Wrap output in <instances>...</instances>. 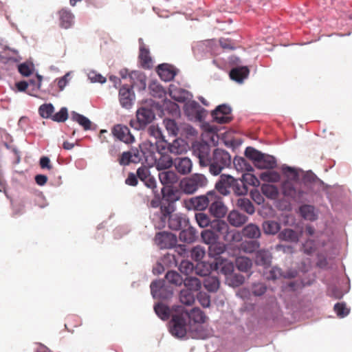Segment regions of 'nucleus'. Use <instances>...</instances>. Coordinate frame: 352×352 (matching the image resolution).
I'll return each mask as SVG.
<instances>
[{
    "instance_id": "obj_57",
    "label": "nucleus",
    "mask_w": 352,
    "mask_h": 352,
    "mask_svg": "<svg viewBox=\"0 0 352 352\" xmlns=\"http://www.w3.org/2000/svg\"><path fill=\"white\" fill-rule=\"evenodd\" d=\"M205 255V250L199 245L194 247L191 250V258L196 261H201Z\"/></svg>"
},
{
    "instance_id": "obj_19",
    "label": "nucleus",
    "mask_w": 352,
    "mask_h": 352,
    "mask_svg": "<svg viewBox=\"0 0 352 352\" xmlns=\"http://www.w3.org/2000/svg\"><path fill=\"white\" fill-rule=\"evenodd\" d=\"M137 177L149 188H156L155 179L151 175L149 168L143 166L137 170Z\"/></svg>"
},
{
    "instance_id": "obj_49",
    "label": "nucleus",
    "mask_w": 352,
    "mask_h": 352,
    "mask_svg": "<svg viewBox=\"0 0 352 352\" xmlns=\"http://www.w3.org/2000/svg\"><path fill=\"white\" fill-rule=\"evenodd\" d=\"M168 227L173 230H179L182 227V219L177 214L170 215L168 219Z\"/></svg>"
},
{
    "instance_id": "obj_1",
    "label": "nucleus",
    "mask_w": 352,
    "mask_h": 352,
    "mask_svg": "<svg viewBox=\"0 0 352 352\" xmlns=\"http://www.w3.org/2000/svg\"><path fill=\"white\" fill-rule=\"evenodd\" d=\"M283 173L286 177V179L281 185L282 193L285 197L295 201H302L305 191L302 189V183L297 170L289 166H283Z\"/></svg>"
},
{
    "instance_id": "obj_56",
    "label": "nucleus",
    "mask_w": 352,
    "mask_h": 352,
    "mask_svg": "<svg viewBox=\"0 0 352 352\" xmlns=\"http://www.w3.org/2000/svg\"><path fill=\"white\" fill-rule=\"evenodd\" d=\"M334 311L340 318H344L349 314V309L344 302H338L334 305Z\"/></svg>"
},
{
    "instance_id": "obj_54",
    "label": "nucleus",
    "mask_w": 352,
    "mask_h": 352,
    "mask_svg": "<svg viewBox=\"0 0 352 352\" xmlns=\"http://www.w3.org/2000/svg\"><path fill=\"white\" fill-rule=\"evenodd\" d=\"M185 150L182 141L175 140L171 144H168V151L171 153L181 154Z\"/></svg>"
},
{
    "instance_id": "obj_22",
    "label": "nucleus",
    "mask_w": 352,
    "mask_h": 352,
    "mask_svg": "<svg viewBox=\"0 0 352 352\" xmlns=\"http://www.w3.org/2000/svg\"><path fill=\"white\" fill-rule=\"evenodd\" d=\"M173 164L177 171L182 175H187L192 170V163L188 157H177Z\"/></svg>"
},
{
    "instance_id": "obj_17",
    "label": "nucleus",
    "mask_w": 352,
    "mask_h": 352,
    "mask_svg": "<svg viewBox=\"0 0 352 352\" xmlns=\"http://www.w3.org/2000/svg\"><path fill=\"white\" fill-rule=\"evenodd\" d=\"M135 99V94L128 85H123L119 91V100L122 107L129 109Z\"/></svg>"
},
{
    "instance_id": "obj_14",
    "label": "nucleus",
    "mask_w": 352,
    "mask_h": 352,
    "mask_svg": "<svg viewBox=\"0 0 352 352\" xmlns=\"http://www.w3.org/2000/svg\"><path fill=\"white\" fill-rule=\"evenodd\" d=\"M155 241L161 249H168L175 245L177 239L174 234L162 232L156 234Z\"/></svg>"
},
{
    "instance_id": "obj_61",
    "label": "nucleus",
    "mask_w": 352,
    "mask_h": 352,
    "mask_svg": "<svg viewBox=\"0 0 352 352\" xmlns=\"http://www.w3.org/2000/svg\"><path fill=\"white\" fill-rule=\"evenodd\" d=\"M197 299L204 307H208L210 305V296L204 292H199L197 295Z\"/></svg>"
},
{
    "instance_id": "obj_34",
    "label": "nucleus",
    "mask_w": 352,
    "mask_h": 352,
    "mask_svg": "<svg viewBox=\"0 0 352 352\" xmlns=\"http://www.w3.org/2000/svg\"><path fill=\"white\" fill-rule=\"evenodd\" d=\"M233 164L237 171L244 172L253 170L252 166L242 157H235L233 160Z\"/></svg>"
},
{
    "instance_id": "obj_2",
    "label": "nucleus",
    "mask_w": 352,
    "mask_h": 352,
    "mask_svg": "<svg viewBox=\"0 0 352 352\" xmlns=\"http://www.w3.org/2000/svg\"><path fill=\"white\" fill-rule=\"evenodd\" d=\"M245 155L259 169H273L276 166V160L274 157L263 153L251 146L245 148Z\"/></svg>"
},
{
    "instance_id": "obj_24",
    "label": "nucleus",
    "mask_w": 352,
    "mask_h": 352,
    "mask_svg": "<svg viewBox=\"0 0 352 352\" xmlns=\"http://www.w3.org/2000/svg\"><path fill=\"white\" fill-rule=\"evenodd\" d=\"M158 155L155 156L154 160L155 166L158 170H167L173 165L174 162L169 155L160 153Z\"/></svg>"
},
{
    "instance_id": "obj_51",
    "label": "nucleus",
    "mask_w": 352,
    "mask_h": 352,
    "mask_svg": "<svg viewBox=\"0 0 352 352\" xmlns=\"http://www.w3.org/2000/svg\"><path fill=\"white\" fill-rule=\"evenodd\" d=\"M261 179L264 182H277L280 180V174L276 171H267L261 173Z\"/></svg>"
},
{
    "instance_id": "obj_31",
    "label": "nucleus",
    "mask_w": 352,
    "mask_h": 352,
    "mask_svg": "<svg viewBox=\"0 0 352 352\" xmlns=\"http://www.w3.org/2000/svg\"><path fill=\"white\" fill-rule=\"evenodd\" d=\"M262 228L265 234L274 235L280 230V224L276 221L267 220L263 223Z\"/></svg>"
},
{
    "instance_id": "obj_6",
    "label": "nucleus",
    "mask_w": 352,
    "mask_h": 352,
    "mask_svg": "<svg viewBox=\"0 0 352 352\" xmlns=\"http://www.w3.org/2000/svg\"><path fill=\"white\" fill-rule=\"evenodd\" d=\"M233 188L236 193L242 195L247 192V188L243 187L242 190L238 188L237 180L229 175H221L219 181L215 184V189L221 195L226 196L230 194V188Z\"/></svg>"
},
{
    "instance_id": "obj_27",
    "label": "nucleus",
    "mask_w": 352,
    "mask_h": 352,
    "mask_svg": "<svg viewBox=\"0 0 352 352\" xmlns=\"http://www.w3.org/2000/svg\"><path fill=\"white\" fill-rule=\"evenodd\" d=\"M250 70L247 67H234L230 72V77L232 80L241 82L249 75Z\"/></svg>"
},
{
    "instance_id": "obj_23",
    "label": "nucleus",
    "mask_w": 352,
    "mask_h": 352,
    "mask_svg": "<svg viewBox=\"0 0 352 352\" xmlns=\"http://www.w3.org/2000/svg\"><path fill=\"white\" fill-rule=\"evenodd\" d=\"M139 60L142 68L146 69L152 68L153 60L149 50L143 43L140 46Z\"/></svg>"
},
{
    "instance_id": "obj_10",
    "label": "nucleus",
    "mask_w": 352,
    "mask_h": 352,
    "mask_svg": "<svg viewBox=\"0 0 352 352\" xmlns=\"http://www.w3.org/2000/svg\"><path fill=\"white\" fill-rule=\"evenodd\" d=\"M212 190L208 192L205 195L195 197L186 201L185 204L188 209L202 211L206 210L210 204V197Z\"/></svg>"
},
{
    "instance_id": "obj_35",
    "label": "nucleus",
    "mask_w": 352,
    "mask_h": 352,
    "mask_svg": "<svg viewBox=\"0 0 352 352\" xmlns=\"http://www.w3.org/2000/svg\"><path fill=\"white\" fill-rule=\"evenodd\" d=\"M204 287L210 292H215L219 288L220 283L216 276H207L203 281Z\"/></svg>"
},
{
    "instance_id": "obj_48",
    "label": "nucleus",
    "mask_w": 352,
    "mask_h": 352,
    "mask_svg": "<svg viewBox=\"0 0 352 352\" xmlns=\"http://www.w3.org/2000/svg\"><path fill=\"white\" fill-rule=\"evenodd\" d=\"M224 252L225 245L221 243L216 242L209 245L208 254L211 257L216 258L217 256H220L221 254H223Z\"/></svg>"
},
{
    "instance_id": "obj_47",
    "label": "nucleus",
    "mask_w": 352,
    "mask_h": 352,
    "mask_svg": "<svg viewBox=\"0 0 352 352\" xmlns=\"http://www.w3.org/2000/svg\"><path fill=\"white\" fill-rule=\"evenodd\" d=\"M245 280V278L240 274H232L226 277V281L229 285L236 287L241 285Z\"/></svg>"
},
{
    "instance_id": "obj_29",
    "label": "nucleus",
    "mask_w": 352,
    "mask_h": 352,
    "mask_svg": "<svg viewBox=\"0 0 352 352\" xmlns=\"http://www.w3.org/2000/svg\"><path fill=\"white\" fill-rule=\"evenodd\" d=\"M179 238L182 241L187 243H191L195 241L197 238V232L194 228L189 227L188 228L184 229L180 232Z\"/></svg>"
},
{
    "instance_id": "obj_53",
    "label": "nucleus",
    "mask_w": 352,
    "mask_h": 352,
    "mask_svg": "<svg viewBox=\"0 0 352 352\" xmlns=\"http://www.w3.org/2000/svg\"><path fill=\"white\" fill-rule=\"evenodd\" d=\"M54 108L52 104H44L40 106L38 112L40 116L44 118H52Z\"/></svg>"
},
{
    "instance_id": "obj_7",
    "label": "nucleus",
    "mask_w": 352,
    "mask_h": 352,
    "mask_svg": "<svg viewBox=\"0 0 352 352\" xmlns=\"http://www.w3.org/2000/svg\"><path fill=\"white\" fill-rule=\"evenodd\" d=\"M155 118V113L152 109L146 107H141L136 112V119L131 120L130 126L136 129H144Z\"/></svg>"
},
{
    "instance_id": "obj_3",
    "label": "nucleus",
    "mask_w": 352,
    "mask_h": 352,
    "mask_svg": "<svg viewBox=\"0 0 352 352\" xmlns=\"http://www.w3.org/2000/svg\"><path fill=\"white\" fill-rule=\"evenodd\" d=\"M231 164V156L229 153L225 150L216 148L214 150L210 162V173L213 175H218L222 170L229 167Z\"/></svg>"
},
{
    "instance_id": "obj_12",
    "label": "nucleus",
    "mask_w": 352,
    "mask_h": 352,
    "mask_svg": "<svg viewBox=\"0 0 352 352\" xmlns=\"http://www.w3.org/2000/svg\"><path fill=\"white\" fill-rule=\"evenodd\" d=\"M111 133L115 138L125 144H132L135 142V137L131 134L130 129L124 124L114 125Z\"/></svg>"
},
{
    "instance_id": "obj_11",
    "label": "nucleus",
    "mask_w": 352,
    "mask_h": 352,
    "mask_svg": "<svg viewBox=\"0 0 352 352\" xmlns=\"http://www.w3.org/2000/svg\"><path fill=\"white\" fill-rule=\"evenodd\" d=\"M193 153L198 157L201 166H208L212 155H210V146L208 144L198 143L193 146Z\"/></svg>"
},
{
    "instance_id": "obj_13",
    "label": "nucleus",
    "mask_w": 352,
    "mask_h": 352,
    "mask_svg": "<svg viewBox=\"0 0 352 352\" xmlns=\"http://www.w3.org/2000/svg\"><path fill=\"white\" fill-rule=\"evenodd\" d=\"M231 111L232 109L230 106L221 104L212 112V117L214 121L217 123H228L232 120Z\"/></svg>"
},
{
    "instance_id": "obj_63",
    "label": "nucleus",
    "mask_w": 352,
    "mask_h": 352,
    "mask_svg": "<svg viewBox=\"0 0 352 352\" xmlns=\"http://www.w3.org/2000/svg\"><path fill=\"white\" fill-rule=\"evenodd\" d=\"M221 272L224 274L226 277L231 275L232 274V272L234 270V265L232 263L230 262H227L226 261L223 263H221Z\"/></svg>"
},
{
    "instance_id": "obj_45",
    "label": "nucleus",
    "mask_w": 352,
    "mask_h": 352,
    "mask_svg": "<svg viewBox=\"0 0 352 352\" xmlns=\"http://www.w3.org/2000/svg\"><path fill=\"white\" fill-rule=\"evenodd\" d=\"M72 120L82 126L85 131L91 129V121L87 118L81 114L73 112Z\"/></svg>"
},
{
    "instance_id": "obj_37",
    "label": "nucleus",
    "mask_w": 352,
    "mask_h": 352,
    "mask_svg": "<svg viewBox=\"0 0 352 352\" xmlns=\"http://www.w3.org/2000/svg\"><path fill=\"white\" fill-rule=\"evenodd\" d=\"M183 283L186 287V289H189L192 292L198 291L201 287V281L196 277H186L183 280Z\"/></svg>"
},
{
    "instance_id": "obj_39",
    "label": "nucleus",
    "mask_w": 352,
    "mask_h": 352,
    "mask_svg": "<svg viewBox=\"0 0 352 352\" xmlns=\"http://www.w3.org/2000/svg\"><path fill=\"white\" fill-rule=\"evenodd\" d=\"M301 216L307 220L314 221L316 219V215L314 212V207L310 205H303L300 207Z\"/></svg>"
},
{
    "instance_id": "obj_25",
    "label": "nucleus",
    "mask_w": 352,
    "mask_h": 352,
    "mask_svg": "<svg viewBox=\"0 0 352 352\" xmlns=\"http://www.w3.org/2000/svg\"><path fill=\"white\" fill-rule=\"evenodd\" d=\"M159 179L162 184L166 186L165 188H168L169 186H172L178 181V177L177 174L173 170H164L160 172L158 175Z\"/></svg>"
},
{
    "instance_id": "obj_50",
    "label": "nucleus",
    "mask_w": 352,
    "mask_h": 352,
    "mask_svg": "<svg viewBox=\"0 0 352 352\" xmlns=\"http://www.w3.org/2000/svg\"><path fill=\"white\" fill-rule=\"evenodd\" d=\"M166 279L171 284L181 285L183 283V278L181 275L175 271H169L166 274Z\"/></svg>"
},
{
    "instance_id": "obj_52",
    "label": "nucleus",
    "mask_w": 352,
    "mask_h": 352,
    "mask_svg": "<svg viewBox=\"0 0 352 352\" xmlns=\"http://www.w3.org/2000/svg\"><path fill=\"white\" fill-rule=\"evenodd\" d=\"M164 124L170 135L176 136L178 134L179 128L174 120L166 119L164 120Z\"/></svg>"
},
{
    "instance_id": "obj_8",
    "label": "nucleus",
    "mask_w": 352,
    "mask_h": 352,
    "mask_svg": "<svg viewBox=\"0 0 352 352\" xmlns=\"http://www.w3.org/2000/svg\"><path fill=\"white\" fill-rule=\"evenodd\" d=\"M187 318L184 314L173 315L170 322V331L177 338H182L187 333Z\"/></svg>"
},
{
    "instance_id": "obj_21",
    "label": "nucleus",
    "mask_w": 352,
    "mask_h": 352,
    "mask_svg": "<svg viewBox=\"0 0 352 352\" xmlns=\"http://www.w3.org/2000/svg\"><path fill=\"white\" fill-rule=\"evenodd\" d=\"M151 292L153 298H168L173 294V292L170 291L168 294H163L165 289L164 281L162 280L153 281L150 285Z\"/></svg>"
},
{
    "instance_id": "obj_32",
    "label": "nucleus",
    "mask_w": 352,
    "mask_h": 352,
    "mask_svg": "<svg viewBox=\"0 0 352 352\" xmlns=\"http://www.w3.org/2000/svg\"><path fill=\"white\" fill-rule=\"evenodd\" d=\"M278 239L282 241L297 243L299 241V235L296 231L286 228L279 232Z\"/></svg>"
},
{
    "instance_id": "obj_33",
    "label": "nucleus",
    "mask_w": 352,
    "mask_h": 352,
    "mask_svg": "<svg viewBox=\"0 0 352 352\" xmlns=\"http://www.w3.org/2000/svg\"><path fill=\"white\" fill-rule=\"evenodd\" d=\"M184 315L187 318L188 320H192L197 323H204L206 321V316L199 308H193L190 312H186Z\"/></svg>"
},
{
    "instance_id": "obj_36",
    "label": "nucleus",
    "mask_w": 352,
    "mask_h": 352,
    "mask_svg": "<svg viewBox=\"0 0 352 352\" xmlns=\"http://www.w3.org/2000/svg\"><path fill=\"white\" fill-rule=\"evenodd\" d=\"M161 192L162 194L164 201H166L168 203H172L174 204V202L179 198L178 192L172 188H169L168 187L162 188Z\"/></svg>"
},
{
    "instance_id": "obj_43",
    "label": "nucleus",
    "mask_w": 352,
    "mask_h": 352,
    "mask_svg": "<svg viewBox=\"0 0 352 352\" xmlns=\"http://www.w3.org/2000/svg\"><path fill=\"white\" fill-rule=\"evenodd\" d=\"M236 265L239 270L246 272L252 267V263L249 258L241 256L236 259Z\"/></svg>"
},
{
    "instance_id": "obj_18",
    "label": "nucleus",
    "mask_w": 352,
    "mask_h": 352,
    "mask_svg": "<svg viewBox=\"0 0 352 352\" xmlns=\"http://www.w3.org/2000/svg\"><path fill=\"white\" fill-rule=\"evenodd\" d=\"M177 70L175 67L167 63L159 65L157 67L158 75L160 78L165 82L173 80L177 74Z\"/></svg>"
},
{
    "instance_id": "obj_15",
    "label": "nucleus",
    "mask_w": 352,
    "mask_h": 352,
    "mask_svg": "<svg viewBox=\"0 0 352 352\" xmlns=\"http://www.w3.org/2000/svg\"><path fill=\"white\" fill-rule=\"evenodd\" d=\"M184 111L188 116L194 117L199 121H201L206 115V110L195 100L187 102L184 106Z\"/></svg>"
},
{
    "instance_id": "obj_16",
    "label": "nucleus",
    "mask_w": 352,
    "mask_h": 352,
    "mask_svg": "<svg viewBox=\"0 0 352 352\" xmlns=\"http://www.w3.org/2000/svg\"><path fill=\"white\" fill-rule=\"evenodd\" d=\"M129 87L131 89L135 87L139 91L144 90L146 86V77L145 74L139 71H132L129 75Z\"/></svg>"
},
{
    "instance_id": "obj_62",
    "label": "nucleus",
    "mask_w": 352,
    "mask_h": 352,
    "mask_svg": "<svg viewBox=\"0 0 352 352\" xmlns=\"http://www.w3.org/2000/svg\"><path fill=\"white\" fill-rule=\"evenodd\" d=\"M132 155L129 151L124 152L119 157L118 162L120 165L126 166L132 162Z\"/></svg>"
},
{
    "instance_id": "obj_41",
    "label": "nucleus",
    "mask_w": 352,
    "mask_h": 352,
    "mask_svg": "<svg viewBox=\"0 0 352 352\" xmlns=\"http://www.w3.org/2000/svg\"><path fill=\"white\" fill-rule=\"evenodd\" d=\"M180 302L186 305H192L195 302V295L189 289H182L179 294Z\"/></svg>"
},
{
    "instance_id": "obj_64",
    "label": "nucleus",
    "mask_w": 352,
    "mask_h": 352,
    "mask_svg": "<svg viewBox=\"0 0 352 352\" xmlns=\"http://www.w3.org/2000/svg\"><path fill=\"white\" fill-rule=\"evenodd\" d=\"M18 70L19 73L24 76H28L32 72V67L26 63L20 64L18 66Z\"/></svg>"
},
{
    "instance_id": "obj_9",
    "label": "nucleus",
    "mask_w": 352,
    "mask_h": 352,
    "mask_svg": "<svg viewBox=\"0 0 352 352\" xmlns=\"http://www.w3.org/2000/svg\"><path fill=\"white\" fill-rule=\"evenodd\" d=\"M210 198V213L217 218L223 217L227 212V208L222 201V197L215 190H212Z\"/></svg>"
},
{
    "instance_id": "obj_42",
    "label": "nucleus",
    "mask_w": 352,
    "mask_h": 352,
    "mask_svg": "<svg viewBox=\"0 0 352 352\" xmlns=\"http://www.w3.org/2000/svg\"><path fill=\"white\" fill-rule=\"evenodd\" d=\"M261 191L267 197L275 199L277 198L278 191L277 188L272 184H265L261 186Z\"/></svg>"
},
{
    "instance_id": "obj_58",
    "label": "nucleus",
    "mask_w": 352,
    "mask_h": 352,
    "mask_svg": "<svg viewBox=\"0 0 352 352\" xmlns=\"http://www.w3.org/2000/svg\"><path fill=\"white\" fill-rule=\"evenodd\" d=\"M68 118L67 109L65 107H62L60 110L52 116V119L56 122H65Z\"/></svg>"
},
{
    "instance_id": "obj_4",
    "label": "nucleus",
    "mask_w": 352,
    "mask_h": 352,
    "mask_svg": "<svg viewBox=\"0 0 352 352\" xmlns=\"http://www.w3.org/2000/svg\"><path fill=\"white\" fill-rule=\"evenodd\" d=\"M210 228L214 234L218 235L219 239L221 236L226 242L239 241L241 239V234L236 230H230L228 224L223 220L212 221Z\"/></svg>"
},
{
    "instance_id": "obj_46",
    "label": "nucleus",
    "mask_w": 352,
    "mask_h": 352,
    "mask_svg": "<svg viewBox=\"0 0 352 352\" xmlns=\"http://www.w3.org/2000/svg\"><path fill=\"white\" fill-rule=\"evenodd\" d=\"M259 247L260 243L256 241H246L241 244V249L246 253L257 252Z\"/></svg>"
},
{
    "instance_id": "obj_40",
    "label": "nucleus",
    "mask_w": 352,
    "mask_h": 352,
    "mask_svg": "<svg viewBox=\"0 0 352 352\" xmlns=\"http://www.w3.org/2000/svg\"><path fill=\"white\" fill-rule=\"evenodd\" d=\"M236 205L249 214H252L255 211L254 205L251 201L247 198H239L237 200Z\"/></svg>"
},
{
    "instance_id": "obj_26",
    "label": "nucleus",
    "mask_w": 352,
    "mask_h": 352,
    "mask_svg": "<svg viewBox=\"0 0 352 352\" xmlns=\"http://www.w3.org/2000/svg\"><path fill=\"white\" fill-rule=\"evenodd\" d=\"M248 217L246 215L243 214L236 210L231 211L228 216L229 223L234 227L241 226L248 221Z\"/></svg>"
},
{
    "instance_id": "obj_5",
    "label": "nucleus",
    "mask_w": 352,
    "mask_h": 352,
    "mask_svg": "<svg viewBox=\"0 0 352 352\" xmlns=\"http://www.w3.org/2000/svg\"><path fill=\"white\" fill-rule=\"evenodd\" d=\"M208 184L207 178L202 174L195 173L186 177L180 182L182 190L186 194H192L199 188L205 187Z\"/></svg>"
},
{
    "instance_id": "obj_38",
    "label": "nucleus",
    "mask_w": 352,
    "mask_h": 352,
    "mask_svg": "<svg viewBox=\"0 0 352 352\" xmlns=\"http://www.w3.org/2000/svg\"><path fill=\"white\" fill-rule=\"evenodd\" d=\"M154 310L156 314L163 320H166L169 318L170 309L166 305L158 302L154 306Z\"/></svg>"
},
{
    "instance_id": "obj_44",
    "label": "nucleus",
    "mask_w": 352,
    "mask_h": 352,
    "mask_svg": "<svg viewBox=\"0 0 352 352\" xmlns=\"http://www.w3.org/2000/svg\"><path fill=\"white\" fill-rule=\"evenodd\" d=\"M201 235L204 243L209 245L217 242L219 240L218 235L214 234L210 228L202 231Z\"/></svg>"
},
{
    "instance_id": "obj_28",
    "label": "nucleus",
    "mask_w": 352,
    "mask_h": 352,
    "mask_svg": "<svg viewBox=\"0 0 352 352\" xmlns=\"http://www.w3.org/2000/svg\"><path fill=\"white\" fill-rule=\"evenodd\" d=\"M255 263L257 265L269 267L271 263V256L269 252L265 250H258L256 252Z\"/></svg>"
},
{
    "instance_id": "obj_59",
    "label": "nucleus",
    "mask_w": 352,
    "mask_h": 352,
    "mask_svg": "<svg viewBox=\"0 0 352 352\" xmlns=\"http://www.w3.org/2000/svg\"><path fill=\"white\" fill-rule=\"evenodd\" d=\"M162 213L163 214L164 219H166V218H169L170 215H173V212L174 211V204L172 203H168L167 206H165L164 204L161 206Z\"/></svg>"
},
{
    "instance_id": "obj_55",
    "label": "nucleus",
    "mask_w": 352,
    "mask_h": 352,
    "mask_svg": "<svg viewBox=\"0 0 352 352\" xmlns=\"http://www.w3.org/2000/svg\"><path fill=\"white\" fill-rule=\"evenodd\" d=\"M195 219L201 228H206L208 226L210 227L212 221L210 220L209 217L206 214L202 212L197 213L195 214Z\"/></svg>"
},
{
    "instance_id": "obj_20",
    "label": "nucleus",
    "mask_w": 352,
    "mask_h": 352,
    "mask_svg": "<svg viewBox=\"0 0 352 352\" xmlns=\"http://www.w3.org/2000/svg\"><path fill=\"white\" fill-rule=\"evenodd\" d=\"M59 25L61 28L69 29L74 24V15L67 8H62L58 12Z\"/></svg>"
},
{
    "instance_id": "obj_60",
    "label": "nucleus",
    "mask_w": 352,
    "mask_h": 352,
    "mask_svg": "<svg viewBox=\"0 0 352 352\" xmlns=\"http://www.w3.org/2000/svg\"><path fill=\"white\" fill-rule=\"evenodd\" d=\"M267 290L266 286L263 283L254 284L252 292L254 296H260L265 293Z\"/></svg>"
},
{
    "instance_id": "obj_30",
    "label": "nucleus",
    "mask_w": 352,
    "mask_h": 352,
    "mask_svg": "<svg viewBox=\"0 0 352 352\" xmlns=\"http://www.w3.org/2000/svg\"><path fill=\"white\" fill-rule=\"evenodd\" d=\"M243 235L249 239H258L261 236V230L258 226L249 223L242 230Z\"/></svg>"
}]
</instances>
